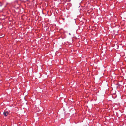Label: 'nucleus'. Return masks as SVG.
Segmentation results:
<instances>
[{
    "mask_svg": "<svg viewBox=\"0 0 126 126\" xmlns=\"http://www.w3.org/2000/svg\"><path fill=\"white\" fill-rule=\"evenodd\" d=\"M3 114L5 116H6L8 115V113L7 111H5L4 112Z\"/></svg>",
    "mask_w": 126,
    "mask_h": 126,
    "instance_id": "f257e3e1",
    "label": "nucleus"
}]
</instances>
